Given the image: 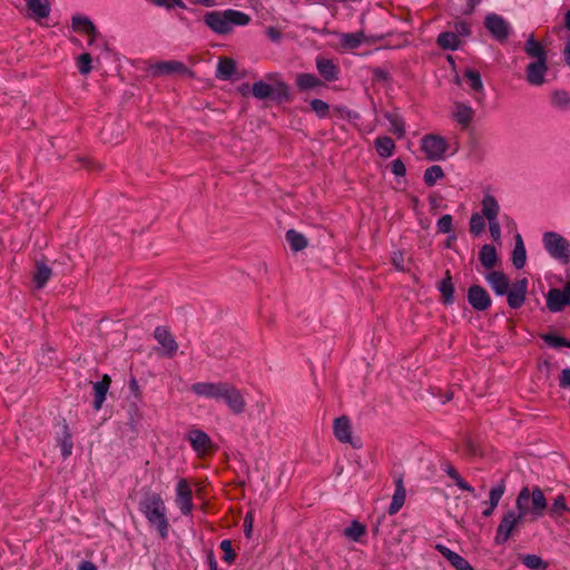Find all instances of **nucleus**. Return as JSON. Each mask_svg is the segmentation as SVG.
<instances>
[{
	"label": "nucleus",
	"instance_id": "f257e3e1",
	"mask_svg": "<svg viewBox=\"0 0 570 570\" xmlns=\"http://www.w3.org/2000/svg\"><path fill=\"white\" fill-rule=\"evenodd\" d=\"M524 52L532 59L525 68V79L531 86H542L548 72V57L546 47L535 40L531 33L523 47Z\"/></svg>",
	"mask_w": 570,
	"mask_h": 570
},
{
	"label": "nucleus",
	"instance_id": "f03ea898",
	"mask_svg": "<svg viewBox=\"0 0 570 570\" xmlns=\"http://www.w3.org/2000/svg\"><path fill=\"white\" fill-rule=\"evenodd\" d=\"M139 510L149 525L156 528L163 539L167 538L169 522L166 505L160 494L155 492L146 494L139 502Z\"/></svg>",
	"mask_w": 570,
	"mask_h": 570
},
{
	"label": "nucleus",
	"instance_id": "7ed1b4c3",
	"mask_svg": "<svg viewBox=\"0 0 570 570\" xmlns=\"http://www.w3.org/2000/svg\"><path fill=\"white\" fill-rule=\"evenodd\" d=\"M204 23L217 35H228L234 26H246L250 17L242 11L227 9L224 11H209L204 14Z\"/></svg>",
	"mask_w": 570,
	"mask_h": 570
},
{
	"label": "nucleus",
	"instance_id": "20e7f679",
	"mask_svg": "<svg viewBox=\"0 0 570 570\" xmlns=\"http://www.w3.org/2000/svg\"><path fill=\"white\" fill-rule=\"evenodd\" d=\"M548 507L544 493L539 487H523L515 500L517 510L521 511L522 514L531 521H535L543 517Z\"/></svg>",
	"mask_w": 570,
	"mask_h": 570
},
{
	"label": "nucleus",
	"instance_id": "39448f33",
	"mask_svg": "<svg viewBox=\"0 0 570 570\" xmlns=\"http://www.w3.org/2000/svg\"><path fill=\"white\" fill-rule=\"evenodd\" d=\"M267 79L274 80V85H268L264 81H256L253 83L252 94L257 99L273 98L277 101H288L291 98L288 86L278 79L277 73H269Z\"/></svg>",
	"mask_w": 570,
	"mask_h": 570
},
{
	"label": "nucleus",
	"instance_id": "423d86ee",
	"mask_svg": "<svg viewBox=\"0 0 570 570\" xmlns=\"http://www.w3.org/2000/svg\"><path fill=\"white\" fill-rule=\"evenodd\" d=\"M543 246L550 256L567 264L570 262V242L558 233L543 234Z\"/></svg>",
	"mask_w": 570,
	"mask_h": 570
},
{
	"label": "nucleus",
	"instance_id": "0eeeda50",
	"mask_svg": "<svg viewBox=\"0 0 570 570\" xmlns=\"http://www.w3.org/2000/svg\"><path fill=\"white\" fill-rule=\"evenodd\" d=\"M527 518L519 510L505 512L497 528L494 541L498 544L505 543Z\"/></svg>",
	"mask_w": 570,
	"mask_h": 570
},
{
	"label": "nucleus",
	"instance_id": "6e6552de",
	"mask_svg": "<svg viewBox=\"0 0 570 570\" xmlns=\"http://www.w3.org/2000/svg\"><path fill=\"white\" fill-rule=\"evenodd\" d=\"M448 149V141L440 135L429 134L421 139V150L424 153L425 158L431 161L443 159Z\"/></svg>",
	"mask_w": 570,
	"mask_h": 570
},
{
	"label": "nucleus",
	"instance_id": "1a4fd4ad",
	"mask_svg": "<svg viewBox=\"0 0 570 570\" xmlns=\"http://www.w3.org/2000/svg\"><path fill=\"white\" fill-rule=\"evenodd\" d=\"M219 400L224 401L233 414H242L246 409V401L240 390L229 382L225 383Z\"/></svg>",
	"mask_w": 570,
	"mask_h": 570
},
{
	"label": "nucleus",
	"instance_id": "9d476101",
	"mask_svg": "<svg viewBox=\"0 0 570 570\" xmlns=\"http://www.w3.org/2000/svg\"><path fill=\"white\" fill-rule=\"evenodd\" d=\"M176 504L181 514L190 515L194 510L193 492L188 481L184 478L179 479L176 487Z\"/></svg>",
	"mask_w": 570,
	"mask_h": 570
},
{
	"label": "nucleus",
	"instance_id": "9b49d317",
	"mask_svg": "<svg viewBox=\"0 0 570 570\" xmlns=\"http://www.w3.org/2000/svg\"><path fill=\"white\" fill-rule=\"evenodd\" d=\"M187 440L199 458L207 455L215 448L209 435L198 429L190 430Z\"/></svg>",
	"mask_w": 570,
	"mask_h": 570
},
{
	"label": "nucleus",
	"instance_id": "f8f14e48",
	"mask_svg": "<svg viewBox=\"0 0 570 570\" xmlns=\"http://www.w3.org/2000/svg\"><path fill=\"white\" fill-rule=\"evenodd\" d=\"M566 305H570V281L562 289L552 288L547 294V307L552 313H558Z\"/></svg>",
	"mask_w": 570,
	"mask_h": 570
},
{
	"label": "nucleus",
	"instance_id": "ddd939ff",
	"mask_svg": "<svg viewBox=\"0 0 570 570\" xmlns=\"http://www.w3.org/2000/svg\"><path fill=\"white\" fill-rule=\"evenodd\" d=\"M528 292V281L527 278H521L510 284L508 288V293H505L508 297V304L511 308H520L525 301Z\"/></svg>",
	"mask_w": 570,
	"mask_h": 570
},
{
	"label": "nucleus",
	"instance_id": "4468645a",
	"mask_svg": "<svg viewBox=\"0 0 570 570\" xmlns=\"http://www.w3.org/2000/svg\"><path fill=\"white\" fill-rule=\"evenodd\" d=\"M155 340L161 345L163 354L173 357L178 351V343L165 326H157L154 331Z\"/></svg>",
	"mask_w": 570,
	"mask_h": 570
},
{
	"label": "nucleus",
	"instance_id": "2eb2a0df",
	"mask_svg": "<svg viewBox=\"0 0 570 570\" xmlns=\"http://www.w3.org/2000/svg\"><path fill=\"white\" fill-rule=\"evenodd\" d=\"M469 304L479 312H483L491 306V297L489 293L480 285H472L468 289Z\"/></svg>",
	"mask_w": 570,
	"mask_h": 570
},
{
	"label": "nucleus",
	"instance_id": "dca6fc26",
	"mask_svg": "<svg viewBox=\"0 0 570 570\" xmlns=\"http://www.w3.org/2000/svg\"><path fill=\"white\" fill-rule=\"evenodd\" d=\"M484 24L497 40L503 41L508 38L510 28L502 17L495 13L488 14Z\"/></svg>",
	"mask_w": 570,
	"mask_h": 570
},
{
	"label": "nucleus",
	"instance_id": "f3484780",
	"mask_svg": "<svg viewBox=\"0 0 570 570\" xmlns=\"http://www.w3.org/2000/svg\"><path fill=\"white\" fill-rule=\"evenodd\" d=\"M151 71L155 76L178 73L183 76H193V72L178 60H167L155 63L151 67Z\"/></svg>",
	"mask_w": 570,
	"mask_h": 570
},
{
	"label": "nucleus",
	"instance_id": "a211bd4d",
	"mask_svg": "<svg viewBox=\"0 0 570 570\" xmlns=\"http://www.w3.org/2000/svg\"><path fill=\"white\" fill-rule=\"evenodd\" d=\"M226 382H198L190 386V391L198 396L219 401Z\"/></svg>",
	"mask_w": 570,
	"mask_h": 570
},
{
	"label": "nucleus",
	"instance_id": "6ab92c4d",
	"mask_svg": "<svg viewBox=\"0 0 570 570\" xmlns=\"http://www.w3.org/2000/svg\"><path fill=\"white\" fill-rule=\"evenodd\" d=\"M72 29L76 32L83 33L89 37V45H92L95 40L99 37V32L92 21L83 16H73L72 17Z\"/></svg>",
	"mask_w": 570,
	"mask_h": 570
},
{
	"label": "nucleus",
	"instance_id": "aec40b11",
	"mask_svg": "<svg viewBox=\"0 0 570 570\" xmlns=\"http://www.w3.org/2000/svg\"><path fill=\"white\" fill-rule=\"evenodd\" d=\"M28 17L37 21L49 17L51 6L49 0H26Z\"/></svg>",
	"mask_w": 570,
	"mask_h": 570
},
{
	"label": "nucleus",
	"instance_id": "412c9836",
	"mask_svg": "<svg viewBox=\"0 0 570 570\" xmlns=\"http://www.w3.org/2000/svg\"><path fill=\"white\" fill-rule=\"evenodd\" d=\"M316 69L326 81H335L338 79L340 69L332 59L317 57Z\"/></svg>",
	"mask_w": 570,
	"mask_h": 570
},
{
	"label": "nucleus",
	"instance_id": "4be33fe9",
	"mask_svg": "<svg viewBox=\"0 0 570 570\" xmlns=\"http://www.w3.org/2000/svg\"><path fill=\"white\" fill-rule=\"evenodd\" d=\"M485 279L497 295L503 296L508 293L510 281L504 273L498 271L491 272L485 276Z\"/></svg>",
	"mask_w": 570,
	"mask_h": 570
},
{
	"label": "nucleus",
	"instance_id": "5701e85b",
	"mask_svg": "<svg viewBox=\"0 0 570 570\" xmlns=\"http://www.w3.org/2000/svg\"><path fill=\"white\" fill-rule=\"evenodd\" d=\"M452 116L462 129H466L473 120L474 110L463 102H456Z\"/></svg>",
	"mask_w": 570,
	"mask_h": 570
},
{
	"label": "nucleus",
	"instance_id": "b1692460",
	"mask_svg": "<svg viewBox=\"0 0 570 570\" xmlns=\"http://www.w3.org/2000/svg\"><path fill=\"white\" fill-rule=\"evenodd\" d=\"M111 383V379L108 374H104L102 379L96 383H94V392H95V400H94V409L96 411L100 410L105 399L106 394L109 390Z\"/></svg>",
	"mask_w": 570,
	"mask_h": 570
},
{
	"label": "nucleus",
	"instance_id": "393cba45",
	"mask_svg": "<svg viewBox=\"0 0 570 570\" xmlns=\"http://www.w3.org/2000/svg\"><path fill=\"white\" fill-rule=\"evenodd\" d=\"M334 434L340 442L352 443L351 422L346 416L337 417L334 421Z\"/></svg>",
	"mask_w": 570,
	"mask_h": 570
},
{
	"label": "nucleus",
	"instance_id": "a878e982",
	"mask_svg": "<svg viewBox=\"0 0 570 570\" xmlns=\"http://www.w3.org/2000/svg\"><path fill=\"white\" fill-rule=\"evenodd\" d=\"M395 485H396L395 492L392 498V503L390 504V508H389V513L391 515L397 513L401 510V508L403 507V504L405 502V497H406V491H405L402 478L396 479Z\"/></svg>",
	"mask_w": 570,
	"mask_h": 570
},
{
	"label": "nucleus",
	"instance_id": "bb28decb",
	"mask_svg": "<svg viewBox=\"0 0 570 570\" xmlns=\"http://www.w3.org/2000/svg\"><path fill=\"white\" fill-rule=\"evenodd\" d=\"M482 216L485 217L488 220H494L498 219V215L500 212V206L494 196L487 194L482 202Z\"/></svg>",
	"mask_w": 570,
	"mask_h": 570
},
{
	"label": "nucleus",
	"instance_id": "cd10ccee",
	"mask_svg": "<svg viewBox=\"0 0 570 570\" xmlns=\"http://www.w3.org/2000/svg\"><path fill=\"white\" fill-rule=\"evenodd\" d=\"M296 86L301 91L316 89L324 86L323 81L313 73H298L296 76Z\"/></svg>",
	"mask_w": 570,
	"mask_h": 570
},
{
	"label": "nucleus",
	"instance_id": "c85d7f7f",
	"mask_svg": "<svg viewBox=\"0 0 570 570\" xmlns=\"http://www.w3.org/2000/svg\"><path fill=\"white\" fill-rule=\"evenodd\" d=\"M439 291L442 295V301L444 304L449 305L454 302V285L450 271L445 272L444 278L439 283Z\"/></svg>",
	"mask_w": 570,
	"mask_h": 570
},
{
	"label": "nucleus",
	"instance_id": "c756f323",
	"mask_svg": "<svg viewBox=\"0 0 570 570\" xmlns=\"http://www.w3.org/2000/svg\"><path fill=\"white\" fill-rule=\"evenodd\" d=\"M375 149L382 158H389L395 150V144L391 137H377L374 141Z\"/></svg>",
	"mask_w": 570,
	"mask_h": 570
},
{
	"label": "nucleus",
	"instance_id": "7c9ffc66",
	"mask_svg": "<svg viewBox=\"0 0 570 570\" xmlns=\"http://www.w3.org/2000/svg\"><path fill=\"white\" fill-rule=\"evenodd\" d=\"M479 259L485 268H493L498 261L495 247L492 245H483L479 253Z\"/></svg>",
	"mask_w": 570,
	"mask_h": 570
},
{
	"label": "nucleus",
	"instance_id": "2f4dec72",
	"mask_svg": "<svg viewBox=\"0 0 570 570\" xmlns=\"http://www.w3.org/2000/svg\"><path fill=\"white\" fill-rule=\"evenodd\" d=\"M52 275V271L43 263L37 262L33 273V283L37 288H42Z\"/></svg>",
	"mask_w": 570,
	"mask_h": 570
},
{
	"label": "nucleus",
	"instance_id": "473e14b6",
	"mask_svg": "<svg viewBox=\"0 0 570 570\" xmlns=\"http://www.w3.org/2000/svg\"><path fill=\"white\" fill-rule=\"evenodd\" d=\"M236 70V62L232 58H220L217 66L216 77L218 79H229Z\"/></svg>",
	"mask_w": 570,
	"mask_h": 570
},
{
	"label": "nucleus",
	"instance_id": "72a5a7b5",
	"mask_svg": "<svg viewBox=\"0 0 570 570\" xmlns=\"http://www.w3.org/2000/svg\"><path fill=\"white\" fill-rule=\"evenodd\" d=\"M527 259L525 247L522 237L518 234L515 236V245L512 253V263L515 268L520 269L524 266Z\"/></svg>",
	"mask_w": 570,
	"mask_h": 570
},
{
	"label": "nucleus",
	"instance_id": "f704fd0d",
	"mask_svg": "<svg viewBox=\"0 0 570 570\" xmlns=\"http://www.w3.org/2000/svg\"><path fill=\"white\" fill-rule=\"evenodd\" d=\"M286 240L288 242L291 248L295 252L302 250L307 247L306 237L296 232L295 229H289L286 232Z\"/></svg>",
	"mask_w": 570,
	"mask_h": 570
},
{
	"label": "nucleus",
	"instance_id": "c9c22d12",
	"mask_svg": "<svg viewBox=\"0 0 570 570\" xmlns=\"http://www.w3.org/2000/svg\"><path fill=\"white\" fill-rule=\"evenodd\" d=\"M363 32H354V33H342L340 36V42L345 49H356L364 41Z\"/></svg>",
	"mask_w": 570,
	"mask_h": 570
},
{
	"label": "nucleus",
	"instance_id": "e433bc0d",
	"mask_svg": "<svg viewBox=\"0 0 570 570\" xmlns=\"http://www.w3.org/2000/svg\"><path fill=\"white\" fill-rule=\"evenodd\" d=\"M436 42L442 49L455 50L460 39L455 32H442L438 36Z\"/></svg>",
	"mask_w": 570,
	"mask_h": 570
},
{
	"label": "nucleus",
	"instance_id": "4c0bfd02",
	"mask_svg": "<svg viewBox=\"0 0 570 570\" xmlns=\"http://www.w3.org/2000/svg\"><path fill=\"white\" fill-rule=\"evenodd\" d=\"M444 177V173L441 166L433 165L424 171L423 180L428 186H434L438 180Z\"/></svg>",
	"mask_w": 570,
	"mask_h": 570
},
{
	"label": "nucleus",
	"instance_id": "58836bf2",
	"mask_svg": "<svg viewBox=\"0 0 570 570\" xmlns=\"http://www.w3.org/2000/svg\"><path fill=\"white\" fill-rule=\"evenodd\" d=\"M464 77L469 81V85L472 90H474L476 92L483 91V82H482L481 75L479 71H476L474 69H466L464 72Z\"/></svg>",
	"mask_w": 570,
	"mask_h": 570
},
{
	"label": "nucleus",
	"instance_id": "ea45409f",
	"mask_svg": "<svg viewBox=\"0 0 570 570\" xmlns=\"http://www.w3.org/2000/svg\"><path fill=\"white\" fill-rule=\"evenodd\" d=\"M552 105L559 109H567L570 107V95L564 90H557L551 96Z\"/></svg>",
	"mask_w": 570,
	"mask_h": 570
},
{
	"label": "nucleus",
	"instance_id": "a19ab883",
	"mask_svg": "<svg viewBox=\"0 0 570 570\" xmlns=\"http://www.w3.org/2000/svg\"><path fill=\"white\" fill-rule=\"evenodd\" d=\"M365 534V527L358 521H353L350 527L344 530V535L358 541Z\"/></svg>",
	"mask_w": 570,
	"mask_h": 570
},
{
	"label": "nucleus",
	"instance_id": "79ce46f5",
	"mask_svg": "<svg viewBox=\"0 0 570 570\" xmlns=\"http://www.w3.org/2000/svg\"><path fill=\"white\" fill-rule=\"evenodd\" d=\"M446 472V474L454 480L455 484L461 489V490H464V491H468V492H474V489L468 483L465 482L461 476L460 474L458 473V471L454 469V466L452 465H448L444 470Z\"/></svg>",
	"mask_w": 570,
	"mask_h": 570
},
{
	"label": "nucleus",
	"instance_id": "37998d69",
	"mask_svg": "<svg viewBox=\"0 0 570 570\" xmlns=\"http://www.w3.org/2000/svg\"><path fill=\"white\" fill-rule=\"evenodd\" d=\"M484 218L485 217H483L479 213L472 214V216L470 218V232H471V234L478 236V235H480L481 233L484 232V229H485Z\"/></svg>",
	"mask_w": 570,
	"mask_h": 570
},
{
	"label": "nucleus",
	"instance_id": "c03bdc74",
	"mask_svg": "<svg viewBox=\"0 0 570 570\" xmlns=\"http://www.w3.org/2000/svg\"><path fill=\"white\" fill-rule=\"evenodd\" d=\"M505 491L504 480H501L497 485H494L489 493V504L492 507H498L502 495Z\"/></svg>",
	"mask_w": 570,
	"mask_h": 570
},
{
	"label": "nucleus",
	"instance_id": "a18cd8bd",
	"mask_svg": "<svg viewBox=\"0 0 570 570\" xmlns=\"http://www.w3.org/2000/svg\"><path fill=\"white\" fill-rule=\"evenodd\" d=\"M387 120L391 125V130L399 138L403 137L405 134V124L401 117L397 115H389Z\"/></svg>",
	"mask_w": 570,
	"mask_h": 570
},
{
	"label": "nucleus",
	"instance_id": "49530a36",
	"mask_svg": "<svg viewBox=\"0 0 570 570\" xmlns=\"http://www.w3.org/2000/svg\"><path fill=\"white\" fill-rule=\"evenodd\" d=\"M522 563L530 569H547L548 564L537 554H525L521 558Z\"/></svg>",
	"mask_w": 570,
	"mask_h": 570
},
{
	"label": "nucleus",
	"instance_id": "de8ad7c7",
	"mask_svg": "<svg viewBox=\"0 0 570 570\" xmlns=\"http://www.w3.org/2000/svg\"><path fill=\"white\" fill-rule=\"evenodd\" d=\"M541 338L551 347L558 348V347H567L568 340L564 337L554 335V334H542Z\"/></svg>",
	"mask_w": 570,
	"mask_h": 570
},
{
	"label": "nucleus",
	"instance_id": "09e8293b",
	"mask_svg": "<svg viewBox=\"0 0 570 570\" xmlns=\"http://www.w3.org/2000/svg\"><path fill=\"white\" fill-rule=\"evenodd\" d=\"M311 108L320 118H325L328 116L330 106L322 99H313L311 101Z\"/></svg>",
	"mask_w": 570,
	"mask_h": 570
},
{
	"label": "nucleus",
	"instance_id": "8fccbe9b",
	"mask_svg": "<svg viewBox=\"0 0 570 570\" xmlns=\"http://www.w3.org/2000/svg\"><path fill=\"white\" fill-rule=\"evenodd\" d=\"M456 570H474L466 559L461 557L459 553L450 556L448 560Z\"/></svg>",
	"mask_w": 570,
	"mask_h": 570
},
{
	"label": "nucleus",
	"instance_id": "3c124183",
	"mask_svg": "<svg viewBox=\"0 0 570 570\" xmlns=\"http://www.w3.org/2000/svg\"><path fill=\"white\" fill-rule=\"evenodd\" d=\"M63 439L61 440V443H60V446H61V453H62V456L63 458H67L71 454V451H72V441H71V435L69 434V431H68V425H63Z\"/></svg>",
	"mask_w": 570,
	"mask_h": 570
},
{
	"label": "nucleus",
	"instance_id": "603ef678",
	"mask_svg": "<svg viewBox=\"0 0 570 570\" xmlns=\"http://www.w3.org/2000/svg\"><path fill=\"white\" fill-rule=\"evenodd\" d=\"M220 549L224 552L223 560L227 563H233L236 559V553L233 549L232 542L229 540H223L220 542Z\"/></svg>",
	"mask_w": 570,
	"mask_h": 570
},
{
	"label": "nucleus",
	"instance_id": "864d4df0",
	"mask_svg": "<svg viewBox=\"0 0 570 570\" xmlns=\"http://www.w3.org/2000/svg\"><path fill=\"white\" fill-rule=\"evenodd\" d=\"M452 222H453V219H452L451 215L445 214V215L441 216L436 223L438 232L442 233V234H448V233L452 232V228H453Z\"/></svg>",
	"mask_w": 570,
	"mask_h": 570
},
{
	"label": "nucleus",
	"instance_id": "5fc2aeb1",
	"mask_svg": "<svg viewBox=\"0 0 570 570\" xmlns=\"http://www.w3.org/2000/svg\"><path fill=\"white\" fill-rule=\"evenodd\" d=\"M567 510H568V507H567L564 497L558 495L551 505L550 513L552 515L559 517L562 514V512H564Z\"/></svg>",
	"mask_w": 570,
	"mask_h": 570
},
{
	"label": "nucleus",
	"instance_id": "6e6d98bb",
	"mask_svg": "<svg viewBox=\"0 0 570 570\" xmlns=\"http://www.w3.org/2000/svg\"><path fill=\"white\" fill-rule=\"evenodd\" d=\"M91 56L89 53H82L78 58V68L81 75H88L91 71Z\"/></svg>",
	"mask_w": 570,
	"mask_h": 570
},
{
	"label": "nucleus",
	"instance_id": "4d7b16f0",
	"mask_svg": "<svg viewBox=\"0 0 570 570\" xmlns=\"http://www.w3.org/2000/svg\"><path fill=\"white\" fill-rule=\"evenodd\" d=\"M489 222V229L491 237L494 242H500L501 238V227L498 219L494 220H488Z\"/></svg>",
	"mask_w": 570,
	"mask_h": 570
},
{
	"label": "nucleus",
	"instance_id": "13d9d810",
	"mask_svg": "<svg viewBox=\"0 0 570 570\" xmlns=\"http://www.w3.org/2000/svg\"><path fill=\"white\" fill-rule=\"evenodd\" d=\"M253 522H254L253 513L247 512L244 518V523H243L244 533H245L246 538H250V535H252Z\"/></svg>",
	"mask_w": 570,
	"mask_h": 570
},
{
	"label": "nucleus",
	"instance_id": "bf43d9fd",
	"mask_svg": "<svg viewBox=\"0 0 570 570\" xmlns=\"http://www.w3.org/2000/svg\"><path fill=\"white\" fill-rule=\"evenodd\" d=\"M392 173L395 176H400V177L405 175L406 167H405L404 163L401 159H394L392 161Z\"/></svg>",
	"mask_w": 570,
	"mask_h": 570
},
{
	"label": "nucleus",
	"instance_id": "052dcab7",
	"mask_svg": "<svg viewBox=\"0 0 570 570\" xmlns=\"http://www.w3.org/2000/svg\"><path fill=\"white\" fill-rule=\"evenodd\" d=\"M559 385L563 389H570V368H564L561 371Z\"/></svg>",
	"mask_w": 570,
	"mask_h": 570
},
{
	"label": "nucleus",
	"instance_id": "680f3d73",
	"mask_svg": "<svg viewBox=\"0 0 570 570\" xmlns=\"http://www.w3.org/2000/svg\"><path fill=\"white\" fill-rule=\"evenodd\" d=\"M266 36L274 42H278L282 38V33L275 27H268L266 29Z\"/></svg>",
	"mask_w": 570,
	"mask_h": 570
},
{
	"label": "nucleus",
	"instance_id": "e2e57ef3",
	"mask_svg": "<svg viewBox=\"0 0 570 570\" xmlns=\"http://www.w3.org/2000/svg\"><path fill=\"white\" fill-rule=\"evenodd\" d=\"M455 31L459 35L468 36L470 35V26L464 21H459L455 23Z\"/></svg>",
	"mask_w": 570,
	"mask_h": 570
},
{
	"label": "nucleus",
	"instance_id": "0e129e2a",
	"mask_svg": "<svg viewBox=\"0 0 570 570\" xmlns=\"http://www.w3.org/2000/svg\"><path fill=\"white\" fill-rule=\"evenodd\" d=\"M129 389L130 391L132 392V394L137 397V399H140L141 396V391H140V387H139V384L137 382L136 379H131L129 381Z\"/></svg>",
	"mask_w": 570,
	"mask_h": 570
},
{
	"label": "nucleus",
	"instance_id": "69168bd1",
	"mask_svg": "<svg viewBox=\"0 0 570 570\" xmlns=\"http://www.w3.org/2000/svg\"><path fill=\"white\" fill-rule=\"evenodd\" d=\"M435 548L446 560L450 559V556H453L455 553L454 551L450 550L443 544H436Z\"/></svg>",
	"mask_w": 570,
	"mask_h": 570
},
{
	"label": "nucleus",
	"instance_id": "338daca9",
	"mask_svg": "<svg viewBox=\"0 0 570 570\" xmlns=\"http://www.w3.org/2000/svg\"><path fill=\"white\" fill-rule=\"evenodd\" d=\"M78 570H97V567L94 562L86 560L79 564Z\"/></svg>",
	"mask_w": 570,
	"mask_h": 570
},
{
	"label": "nucleus",
	"instance_id": "774afa93",
	"mask_svg": "<svg viewBox=\"0 0 570 570\" xmlns=\"http://www.w3.org/2000/svg\"><path fill=\"white\" fill-rule=\"evenodd\" d=\"M563 57L566 63L570 67V41L564 47Z\"/></svg>",
	"mask_w": 570,
	"mask_h": 570
}]
</instances>
